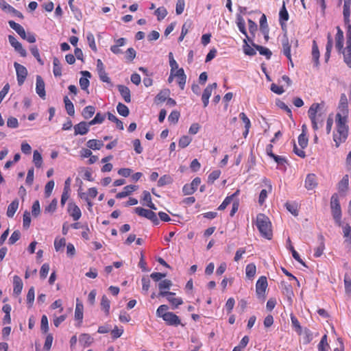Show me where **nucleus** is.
Returning <instances> with one entry per match:
<instances>
[{"label": "nucleus", "mask_w": 351, "mask_h": 351, "mask_svg": "<svg viewBox=\"0 0 351 351\" xmlns=\"http://www.w3.org/2000/svg\"><path fill=\"white\" fill-rule=\"evenodd\" d=\"M341 112L336 114L337 128L336 132L333 134V139L337 147H339L341 143L345 142L348 135V125L347 124L348 111L343 108Z\"/></svg>", "instance_id": "obj_1"}, {"label": "nucleus", "mask_w": 351, "mask_h": 351, "mask_svg": "<svg viewBox=\"0 0 351 351\" xmlns=\"http://www.w3.org/2000/svg\"><path fill=\"white\" fill-rule=\"evenodd\" d=\"M256 225L263 237L268 240L272 239L271 223L267 216L263 213L258 214L256 215Z\"/></svg>", "instance_id": "obj_2"}, {"label": "nucleus", "mask_w": 351, "mask_h": 351, "mask_svg": "<svg viewBox=\"0 0 351 351\" xmlns=\"http://www.w3.org/2000/svg\"><path fill=\"white\" fill-rule=\"evenodd\" d=\"M330 209L332 217L335 223L338 226H342L341 222V208L339 200V195L337 193H334L330 198Z\"/></svg>", "instance_id": "obj_3"}, {"label": "nucleus", "mask_w": 351, "mask_h": 351, "mask_svg": "<svg viewBox=\"0 0 351 351\" xmlns=\"http://www.w3.org/2000/svg\"><path fill=\"white\" fill-rule=\"evenodd\" d=\"M308 139L304 131L299 135L298 138V146L295 141H293V147L294 154H304V149L308 145Z\"/></svg>", "instance_id": "obj_4"}, {"label": "nucleus", "mask_w": 351, "mask_h": 351, "mask_svg": "<svg viewBox=\"0 0 351 351\" xmlns=\"http://www.w3.org/2000/svg\"><path fill=\"white\" fill-rule=\"evenodd\" d=\"M172 285V282L170 280L165 279L160 280L158 284V289L160 290V292L158 293V297L162 296L165 297L167 295H176L174 292H171L165 290H169Z\"/></svg>", "instance_id": "obj_5"}, {"label": "nucleus", "mask_w": 351, "mask_h": 351, "mask_svg": "<svg viewBox=\"0 0 351 351\" xmlns=\"http://www.w3.org/2000/svg\"><path fill=\"white\" fill-rule=\"evenodd\" d=\"M201 183V178H195L190 184H186L182 188V193L184 195L193 194L197 189L198 186Z\"/></svg>", "instance_id": "obj_6"}, {"label": "nucleus", "mask_w": 351, "mask_h": 351, "mask_svg": "<svg viewBox=\"0 0 351 351\" xmlns=\"http://www.w3.org/2000/svg\"><path fill=\"white\" fill-rule=\"evenodd\" d=\"M162 318L168 326H178L181 324L180 317L173 312H168V313L162 315Z\"/></svg>", "instance_id": "obj_7"}, {"label": "nucleus", "mask_w": 351, "mask_h": 351, "mask_svg": "<svg viewBox=\"0 0 351 351\" xmlns=\"http://www.w3.org/2000/svg\"><path fill=\"white\" fill-rule=\"evenodd\" d=\"M14 66L16 69L18 84L22 85L27 77V70L24 66L17 62H14Z\"/></svg>", "instance_id": "obj_8"}, {"label": "nucleus", "mask_w": 351, "mask_h": 351, "mask_svg": "<svg viewBox=\"0 0 351 351\" xmlns=\"http://www.w3.org/2000/svg\"><path fill=\"white\" fill-rule=\"evenodd\" d=\"M267 285V280L265 276H262L258 279L256 284V292L258 298L264 297Z\"/></svg>", "instance_id": "obj_9"}, {"label": "nucleus", "mask_w": 351, "mask_h": 351, "mask_svg": "<svg viewBox=\"0 0 351 351\" xmlns=\"http://www.w3.org/2000/svg\"><path fill=\"white\" fill-rule=\"evenodd\" d=\"M320 105L317 103L313 104L308 110V117L311 121L312 127L314 130L318 129V125L316 121V114L319 109Z\"/></svg>", "instance_id": "obj_10"}, {"label": "nucleus", "mask_w": 351, "mask_h": 351, "mask_svg": "<svg viewBox=\"0 0 351 351\" xmlns=\"http://www.w3.org/2000/svg\"><path fill=\"white\" fill-rule=\"evenodd\" d=\"M8 40L10 44L21 55V56L25 57L27 56L26 50L23 47L21 43H19L14 36L9 35Z\"/></svg>", "instance_id": "obj_11"}, {"label": "nucleus", "mask_w": 351, "mask_h": 351, "mask_svg": "<svg viewBox=\"0 0 351 351\" xmlns=\"http://www.w3.org/2000/svg\"><path fill=\"white\" fill-rule=\"evenodd\" d=\"M217 87V84L216 82L213 83L211 84H208L206 88L204 90L202 100L204 107H206L209 102V98L212 94L213 90L215 89Z\"/></svg>", "instance_id": "obj_12"}, {"label": "nucleus", "mask_w": 351, "mask_h": 351, "mask_svg": "<svg viewBox=\"0 0 351 351\" xmlns=\"http://www.w3.org/2000/svg\"><path fill=\"white\" fill-rule=\"evenodd\" d=\"M337 29V34L335 37V48L337 50V51H341L343 50V32L340 28L339 26H337L336 27Z\"/></svg>", "instance_id": "obj_13"}, {"label": "nucleus", "mask_w": 351, "mask_h": 351, "mask_svg": "<svg viewBox=\"0 0 351 351\" xmlns=\"http://www.w3.org/2000/svg\"><path fill=\"white\" fill-rule=\"evenodd\" d=\"M349 189V177L345 175L337 184V189L341 195L344 196Z\"/></svg>", "instance_id": "obj_14"}, {"label": "nucleus", "mask_w": 351, "mask_h": 351, "mask_svg": "<svg viewBox=\"0 0 351 351\" xmlns=\"http://www.w3.org/2000/svg\"><path fill=\"white\" fill-rule=\"evenodd\" d=\"M36 93L42 98L45 99L46 93H45V82L40 75L36 76Z\"/></svg>", "instance_id": "obj_15"}, {"label": "nucleus", "mask_w": 351, "mask_h": 351, "mask_svg": "<svg viewBox=\"0 0 351 351\" xmlns=\"http://www.w3.org/2000/svg\"><path fill=\"white\" fill-rule=\"evenodd\" d=\"M282 51H283L284 55L289 60L291 66H293V64L292 59H291V44H290L289 39L287 36H285L284 38L282 39Z\"/></svg>", "instance_id": "obj_16"}, {"label": "nucleus", "mask_w": 351, "mask_h": 351, "mask_svg": "<svg viewBox=\"0 0 351 351\" xmlns=\"http://www.w3.org/2000/svg\"><path fill=\"white\" fill-rule=\"evenodd\" d=\"M68 212L75 221L78 220L81 216L82 213L80 208L74 203L69 202L68 204Z\"/></svg>", "instance_id": "obj_17"}, {"label": "nucleus", "mask_w": 351, "mask_h": 351, "mask_svg": "<svg viewBox=\"0 0 351 351\" xmlns=\"http://www.w3.org/2000/svg\"><path fill=\"white\" fill-rule=\"evenodd\" d=\"M318 183L317 182V177L314 173H309L306 176L305 179V188L307 190H313L317 187Z\"/></svg>", "instance_id": "obj_18"}, {"label": "nucleus", "mask_w": 351, "mask_h": 351, "mask_svg": "<svg viewBox=\"0 0 351 351\" xmlns=\"http://www.w3.org/2000/svg\"><path fill=\"white\" fill-rule=\"evenodd\" d=\"M90 125H89V122L88 123L84 121H82V122L79 123L78 124H77L74 126L75 134V135L86 134L88 132L89 126H90Z\"/></svg>", "instance_id": "obj_19"}, {"label": "nucleus", "mask_w": 351, "mask_h": 351, "mask_svg": "<svg viewBox=\"0 0 351 351\" xmlns=\"http://www.w3.org/2000/svg\"><path fill=\"white\" fill-rule=\"evenodd\" d=\"M317 241L319 242V245L315 249V257H320L325 249V239L322 234L320 233L318 234Z\"/></svg>", "instance_id": "obj_20"}, {"label": "nucleus", "mask_w": 351, "mask_h": 351, "mask_svg": "<svg viewBox=\"0 0 351 351\" xmlns=\"http://www.w3.org/2000/svg\"><path fill=\"white\" fill-rule=\"evenodd\" d=\"M339 53L343 54L344 62L349 68H351V43L346 44V47H343V50Z\"/></svg>", "instance_id": "obj_21"}, {"label": "nucleus", "mask_w": 351, "mask_h": 351, "mask_svg": "<svg viewBox=\"0 0 351 351\" xmlns=\"http://www.w3.org/2000/svg\"><path fill=\"white\" fill-rule=\"evenodd\" d=\"M138 189V186L136 185H127L123 188V191L118 193L116 195V198L122 199L130 195L133 191H135Z\"/></svg>", "instance_id": "obj_22"}, {"label": "nucleus", "mask_w": 351, "mask_h": 351, "mask_svg": "<svg viewBox=\"0 0 351 351\" xmlns=\"http://www.w3.org/2000/svg\"><path fill=\"white\" fill-rule=\"evenodd\" d=\"M176 77H177L178 84L180 89L184 90L186 80V75H185L184 71L182 68L176 71Z\"/></svg>", "instance_id": "obj_23"}, {"label": "nucleus", "mask_w": 351, "mask_h": 351, "mask_svg": "<svg viewBox=\"0 0 351 351\" xmlns=\"http://www.w3.org/2000/svg\"><path fill=\"white\" fill-rule=\"evenodd\" d=\"M14 289L13 292L14 295H19L21 294L23 289V282L21 278L18 276H14L13 278Z\"/></svg>", "instance_id": "obj_24"}, {"label": "nucleus", "mask_w": 351, "mask_h": 351, "mask_svg": "<svg viewBox=\"0 0 351 351\" xmlns=\"http://www.w3.org/2000/svg\"><path fill=\"white\" fill-rule=\"evenodd\" d=\"M311 54L315 66L318 67L319 64V51L315 40L313 41Z\"/></svg>", "instance_id": "obj_25"}, {"label": "nucleus", "mask_w": 351, "mask_h": 351, "mask_svg": "<svg viewBox=\"0 0 351 351\" xmlns=\"http://www.w3.org/2000/svg\"><path fill=\"white\" fill-rule=\"evenodd\" d=\"M79 342L84 348L89 347L93 342V338L87 333L80 335Z\"/></svg>", "instance_id": "obj_26"}, {"label": "nucleus", "mask_w": 351, "mask_h": 351, "mask_svg": "<svg viewBox=\"0 0 351 351\" xmlns=\"http://www.w3.org/2000/svg\"><path fill=\"white\" fill-rule=\"evenodd\" d=\"M117 88L124 101L127 103H130L131 101L130 89L124 85H118Z\"/></svg>", "instance_id": "obj_27"}, {"label": "nucleus", "mask_w": 351, "mask_h": 351, "mask_svg": "<svg viewBox=\"0 0 351 351\" xmlns=\"http://www.w3.org/2000/svg\"><path fill=\"white\" fill-rule=\"evenodd\" d=\"M8 23L10 27L14 29L22 38H26V32L24 28L20 24L16 23L14 21H10Z\"/></svg>", "instance_id": "obj_28"}, {"label": "nucleus", "mask_w": 351, "mask_h": 351, "mask_svg": "<svg viewBox=\"0 0 351 351\" xmlns=\"http://www.w3.org/2000/svg\"><path fill=\"white\" fill-rule=\"evenodd\" d=\"M327 40H327V44H326V53L324 55L325 61L326 62L328 61V60L330 58V53H331V51L332 49V45H333L332 38L330 33L328 34Z\"/></svg>", "instance_id": "obj_29"}, {"label": "nucleus", "mask_w": 351, "mask_h": 351, "mask_svg": "<svg viewBox=\"0 0 351 351\" xmlns=\"http://www.w3.org/2000/svg\"><path fill=\"white\" fill-rule=\"evenodd\" d=\"M83 310L84 306L82 303L79 302V299L77 298L75 311V319L79 320L80 322H82L83 319Z\"/></svg>", "instance_id": "obj_30"}, {"label": "nucleus", "mask_w": 351, "mask_h": 351, "mask_svg": "<svg viewBox=\"0 0 351 351\" xmlns=\"http://www.w3.org/2000/svg\"><path fill=\"white\" fill-rule=\"evenodd\" d=\"M19 207V200L17 199L13 200L8 206L7 210V216L8 217H12L15 214Z\"/></svg>", "instance_id": "obj_31"}, {"label": "nucleus", "mask_w": 351, "mask_h": 351, "mask_svg": "<svg viewBox=\"0 0 351 351\" xmlns=\"http://www.w3.org/2000/svg\"><path fill=\"white\" fill-rule=\"evenodd\" d=\"M173 182V179L171 176L168 174L163 175L158 180L157 185L159 187L164 186L165 185L171 184Z\"/></svg>", "instance_id": "obj_32"}, {"label": "nucleus", "mask_w": 351, "mask_h": 351, "mask_svg": "<svg viewBox=\"0 0 351 351\" xmlns=\"http://www.w3.org/2000/svg\"><path fill=\"white\" fill-rule=\"evenodd\" d=\"M53 73L55 77H60L62 75V67L59 59L54 57L53 59Z\"/></svg>", "instance_id": "obj_33"}, {"label": "nucleus", "mask_w": 351, "mask_h": 351, "mask_svg": "<svg viewBox=\"0 0 351 351\" xmlns=\"http://www.w3.org/2000/svg\"><path fill=\"white\" fill-rule=\"evenodd\" d=\"M104 146L102 141L91 139L87 142V147L93 150H99Z\"/></svg>", "instance_id": "obj_34"}, {"label": "nucleus", "mask_w": 351, "mask_h": 351, "mask_svg": "<svg viewBox=\"0 0 351 351\" xmlns=\"http://www.w3.org/2000/svg\"><path fill=\"white\" fill-rule=\"evenodd\" d=\"M64 103L66 112L70 116H73L75 114V108L73 103L67 96L64 97Z\"/></svg>", "instance_id": "obj_35"}, {"label": "nucleus", "mask_w": 351, "mask_h": 351, "mask_svg": "<svg viewBox=\"0 0 351 351\" xmlns=\"http://www.w3.org/2000/svg\"><path fill=\"white\" fill-rule=\"evenodd\" d=\"M239 193V191L237 190L235 193H234L232 195H230V196H227L224 200L223 201V202L219 205V206L218 207V210H224L230 203L232 201V199L234 196L237 195Z\"/></svg>", "instance_id": "obj_36"}, {"label": "nucleus", "mask_w": 351, "mask_h": 351, "mask_svg": "<svg viewBox=\"0 0 351 351\" xmlns=\"http://www.w3.org/2000/svg\"><path fill=\"white\" fill-rule=\"evenodd\" d=\"M191 25H192V22L191 21H187L182 25L181 34L178 38L179 42H181L183 40L184 38L187 34L189 29L191 27Z\"/></svg>", "instance_id": "obj_37"}, {"label": "nucleus", "mask_w": 351, "mask_h": 351, "mask_svg": "<svg viewBox=\"0 0 351 351\" xmlns=\"http://www.w3.org/2000/svg\"><path fill=\"white\" fill-rule=\"evenodd\" d=\"M256 271V267L254 263H250L245 267L246 277L252 279L254 277Z\"/></svg>", "instance_id": "obj_38"}, {"label": "nucleus", "mask_w": 351, "mask_h": 351, "mask_svg": "<svg viewBox=\"0 0 351 351\" xmlns=\"http://www.w3.org/2000/svg\"><path fill=\"white\" fill-rule=\"evenodd\" d=\"M253 46L258 51L261 55L265 56L268 60L270 59L272 53L268 48L255 44H253Z\"/></svg>", "instance_id": "obj_39"}, {"label": "nucleus", "mask_w": 351, "mask_h": 351, "mask_svg": "<svg viewBox=\"0 0 351 351\" xmlns=\"http://www.w3.org/2000/svg\"><path fill=\"white\" fill-rule=\"evenodd\" d=\"M239 118L243 121V122L245 124V130L243 133V135L245 137L247 135V134L249 132V130L251 127V122H250V119H248V117H247V115L245 114V113H244V112H241L239 114Z\"/></svg>", "instance_id": "obj_40"}, {"label": "nucleus", "mask_w": 351, "mask_h": 351, "mask_svg": "<svg viewBox=\"0 0 351 351\" xmlns=\"http://www.w3.org/2000/svg\"><path fill=\"white\" fill-rule=\"evenodd\" d=\"M110 302L106 295H104L101 300V308L104 311L106 315H109Z\"/></svg>", "instance_id": "obj_41"}, {"label": "nucleus", "mask_w": 351, "mask_h": 351, "mask_svg": "<svg viewBox=\"0 0 351 351\" xmlns=\"http://www.w3.org/2000/svg\"><path fill=\"white\" fill-rule=\"evenodd\" d=\"M289 20V13L286 9L285 3H283L279 12V22L282 25L285 21Z\"/></svg>", "instance_id": "obj_42"}, {"label": "nucleus", "mask_w": 351, "mask_h": 351, "mask_svg": "<svg viewBox=\"0 0 351 351\" xmlns=\"http://www.w3.org/2000/svg\"><path fill=\"white\" fill-rule=\"evenodd\" d=\"M269 157L274 158V161L278 166L283 167L284 170H286V165L288 163L287 160L279 155H268Z\"/></svg>", "instance_id": "obj_43"}, {"label": "nucleus", "mask_w": 351, "mask_h": 351, "mask_svg": "<svg viewBox=\"0 0 351 351\" xmlns=\"http://www.w3.org/2000/svg\"><path fill=\"white\" fill-rule=\"evenodd\" d=\"M282 293L285 294L289 300H291V298L293 296V291L292 286L289 284L282 283Z\"/></svg>", "instance_id": "obj_44"}, {"label": "nucleus", "mask_w": 351, "mask_h": 351, "mask_svg": "<svg viewBox=\"0 0 351 351\" xmlns=\"http://www.w3.org/2000/svg\"><path fill=\"white\" fill-rule=\"evenodd\" d=\"M95 112V108L93 106H88L83 109L82 116L84 119L91 118Z\"/></svg>", "instance_id": "obj_45"}, {"label": "nucleus", "mask_w": 351, "mask_h": 351, "mask_svg": "<svg viewBox=\"0 0 351 351\" xmlns=\"http://www.w3.org/2000/svg\"><path fill=\"white\" fill-rule=\"evenodd\" d=\"M221 175V171L219 169L213 171L208 176L207 182L208 184H213Z\"/></svg>", "instance_id": "obj_46"}, {"label": "nucleus", "mask_w": 351, "mask_h": 351, "mask_svg": "<svg viewBox=\"0 0 351 351\" xmlns=\"http://www.w3.org/2000/svg\"><path fill=\"white\" fill-rule=\"evenodd\" d=\"M117 110L118 113L123 117H128L129 115L130 111L128 108L122 103H119L117 106Z\"/></svg>", "instance_id": "obj_47"}, {"label": "nucleus", "mask_w": 351, "mask_h": 351, "mask_svg": "<svg viewBox=\"0 0 351 351\" xmlns=\"http://www.w3.org/2000/svg\"><path fill=\"white\" fill-rule=\"evenodd\" d=\"M35 298V291L34 287H31L27 294V303L29 305V307H32Z\"/></svg>", "instance_id": "obj_48"}, {"label": "nucleus", "mask_w": 351, "mask_h": 351, "mask_svg": "<svg viewBox=\"0 0 351 351\" xmlns=\"http://www.w3.org/2000/svg\"><path fill=\"white\" fill-rule=\"evenodd\" d=\"M285 207L287 209V210L289 211L293 215H294V216L298 215V210L297 204L287 202L285 204Z\"/></svg>", "instance_id": "obj_49"}, {"label": "nucleus", "mask_w": 351, "mask_h": 351, "mask_svg": "<svg viewBox=\"0 0 351 351\" xmlns=\"http://www.w3.org/2000/svg\"><path fill=\"white\" fill-rule=\"evenodd\" d=\"M237 24V27H238L239 31L243 35L245 36L246 38H247L249 40V37L247 36L246 29H245V23L243 19L241 17L239 18Z\"/></svg>", "instance_id": "obj_50"}, {"label": "nucleus", "mask_w": 351, "mask_h": 351, "mask_svg": "<svg viewBox=\"0 0 351 351\" xmlns=\"http://www.w3.org/2000/svg\"><path fill=\"white\" fill-rule=\"evenodd\" d=\"M291 320L293 327L295 328V331L300 335L302 332V327L298 319L293 314H291Z\"/></svg>", "instance_id": "obj_51"}, {"label": "nucleus", "mask_w": 351, "mask_h": 351, "mask_svg": "<svg viewBox=\"0 0 351 351\" xmlns=\"http://www.w3.org/2000/svg\"><path fill=\"white\" fill-rule=\"evenodd\" d=\"M31 223V216L30 213L27 210H25L23 213V226L25 229H27L29 228Z\"/></svg>", "instance_id": "obj_52"}, {"label": "nucleus", "mask_w": 351, "mask_h": 351, "mask_svg": "<svg viewBox=\"0 0 351 351\" xmlns=\"http://www.w3.org/2000/svg\"><path fill=\"white\" fill-rule=\"evenodd\" d=\"M169 65H170V67H171V72L176 73V71L178 69H178V64L175 60L172 52H170L169 53Z\"/></svg>", "instance_id": "obj_53"}, {"label": "nucleus", "mask_w": 351, "mask_h": 351, "mask_svg": "<svg viewBox=\"0 0 351 351\" xmlns=\"http://www.w3.org/2000/svg\"><path fill=\"white\" fill-rule=\"evenodd\" d=\"M40 330L43 333H47L49 330L48 319L45 315H43L41 317Z\"/></svg>", "instance_id": "obj_54"}, {"label": "nucleus", "mask_w": 351, "mask_h": 351, "mask_svg": "<svg viewBox=\"0 0 351 351\" xmlns=\"http://www.w3.org/2000/svg\"><path fill=\"white\" fill-rule=\"evenodd\" d=\"M155 14L157 16V19L158 21H161L163 19L165 18V16H167V11L166 10L165 8L164 7H160L158 8H157L155 11Z\"/></svg>", "instance_id": "obj_55"}, {"label": "nucleus", "mask_w": 351, "mask_h": 351, "mask_svg": "<svg viewBox=\"0 0 351 351\" xmlns=\"http://www.w3.org/2000/svg\"><path fill=\"white\" fill-rule=\"evenodd\" d=\"M106 118V116L104 114H102L99 112H97L95 115V117L89 121V125H95V124H99L101 123Z\"/></svg>", "instance_id": "obj_56"}, {"label": "nucleus", "mask_w": 351, "mask_h": 351, "mask_svg": "<svg viewBox=\"0 0 351 351\" xmlns=\"http://www.w3.org/2000/svg\"><path fill=\"white\" fill-rule=\"evenodd\" d=\"M180 114L178 110L172 111L168 117V121L173 124L178 123Z\"/></svg>", "instance_id": "obj_57"}, {"label": "nucleus", "mask_w": 351, "mask_h": 351, "mask_svg": "<svg viewBox=\"0 0 351 351\" xmlns=\"http://www.w3.org/2000/svg\"><path fill=\"white\" fill-rule=\"evenodd\" d=\"M58 201L56 199H52L51 203L45 208V213H53L56 210Z\"/></svg>", "instance_id": "obj_58"}, {"label": "nucleus", "mask_w": 351, "mask_h": 351, "mask_svg": "<svg viewBox=\"0 0 351 351\" xmlns=\"http://www.w3.org/2000/svg\"><path fill=\"white\" fill-rule=\"evenodd\" d=\"M167 300L172 304L173 309L178 308L179 305L183 303V300L180 298H175L173 297H167Z\"/></svg>", "instance_id": "obj_59"}, {"label": "nucleus", "mask_w": 351, "mask_h": 351, "mask_svg": "<svg viewBox=\"0 0 351 351\" xmlns=\"http://www.w3.org/2000/svg\"><path fill=\"white\" fill-rule=\"evenodd\" d=\"M304 344H308L313 339V332L308 328H305L304 330Z\"/></svg>", "instance_id": "obj_60"}, {"label": "nucleus", "mask_w": 351, "mask_h": 351, "mask_svg": "<svg viewBox=\"0 0 351 351\" xmlns=\"http://www.w3.org/2000/svg\"><path fill=\"white\" fill-rule=\"evenodd\" d=\"M147 219H149L154 226H158L160 223V221L157 217L156 213L150 210L147 217Z\"/></svg>", "instance_id": "obj_61"}, {"label": "nucleus", "mask_w": 351, "mask_h": 351, "mask_svg": "<svg viewBox=\"0 0 351 351\" xmlns=\"http://www.w3.org/2000/svg\"><path fill=\"white\" fill-rule=\"evenodd\" d=\"M40 213V206L38 200H36L32 207V213L34 217H37Z\"/></svg>", "instance_id": "obj_62"}, {"label": "nucleus", "mask_w": 351, "mask_h": 351, "mask_svg": "<svg viewBox=\"0 0 351 351\" xmlns=\"http://www.w3.org/2000/svg\"><path fill=\"white\" fill-rule=\"evenodd\" d=\"M345 291L348 294L351 293V278L348 274L344 276Z\"/></svg>", "instance_id": "obj_63"}, {"label": "nucleus", "mask_w": 351, "mask_h": 351, "mask_svg": "<svg viewBox=\"0 0 351 351\" xmlns=\"http://www.w3.org/2000/svg\"><path fill=\"white\" fill-rule=\"evenodd\" d=\"M191 142V138L189 136H182L179 140V146L180 147H186Z\"/></svg>", "instance_id": "obj_64"}]
</instances>
